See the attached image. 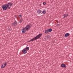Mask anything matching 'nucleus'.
Segmentation results:
<instances>
[{
    "instance_id": "6",
    "label": "nucleus",
    "mask_w": 73,
    "mask_h": 73,
    "mask_svg": "<svg viewBox=\"0 0 73 73\" xmlns=\"http://www.w3.org/2000/svg\"><path fill=\"white\" fill-rule=\"evenodd\" d=\"M17 25V22L16 21L13 23L12 24L13 26H15V25Z\"/></svg>"
},
{
    "instance_id": "14",
    "label": "nucleus",
    "mask_w": 73,
    "mask_h": 73,
    "mask_svg": "<svg viewBox=\"0 0 73 73\" xmlns=\"http://www.w3.org/2000/svg\"><path fill=\"white\" fill-rule=\"evenodd\" d=\"M48 30V32H52V29H49Z\"/></svg>"
},
{
    "instance_id": "16",
    "label": "nucleus",
    "mask_w": 73,
    "mask_h": 73,
    "mask_svg": "<svg viewBox=\"0 0 73 73\" xmlns=\"http://www.w3.org/2000/svg\"><path fill=\"white\" fill-rule=\"evenodd\" d=\"M46 13V12H45V11H43L42 12V13L43 14H45Z\"/></svg>"
},
{
    "instance_id": "15",
    "label": "nucleus",
    "mask_w": 73,
    "mask_h": 73,
    "mask_svg": "<svg viewBox=\"0 0 73 73\" xmlns=\"http://www.w3.org/2000/svg\"><path fill=\"white\" fill-rule=\"evenodd\" d=\"M46 38H50V36L48 35L46 36Z\"/></svg>"
},
{
    "instance_id": "10",
    "label": "nucleus",
    "mask_w": 73,
    "mask_h": 73,
    "mask_svg": "<svg viewBox=\"0 0 73 73\" xmlns=\"http://www.w3.org/2000/svg\"><path fill=\"white\" fill-rule=\"evenodd\" d=\"M32 27V25H29L26 26L25 28H31Z\"/></svg>"
},
{
    "instance_id": "5",
    "label": "nucleus",
    "mask_w": 73,
    "mask_h": 73,
    "mask_svg": "<svg viewBox=\"0 0 73 73\" xmlns=\"http://www.w3.org/2000/svg\"><path fill=\"white\" fill-rule=\"evenodd\" d=\"M8 64L7 62L5 63H4L1 66V68L3 69L4 68H5V66H6L7 64Z\"/></svg>"
},
{
    "instance_id": "17",
    "label": "nucleus",
    "mask_w": 73,
    "mask_h": 73,
    "mask_svg": "<svg viewBox=\"0 0 73 73\" xmlns=\"http://www.w3.org/2000/svg\"><path fill=\"white\" fill-rule=\"evenodd\" d=\"M8 5V7H7V8H8V9H10V7H9V5Z\"/></svg>"
},
{
    "instance_id": "21",
    "label": "nucleus",
    "mask_w": 73,
    "mask_h": 73,
    "mask_svg": "<svg viewBox=\"0 0 73 73\" xmlns=\"http://www.w3.org/2000/svg\"><path fill=\"white\" fill-rule=\"evenodd\" d=\"M58 25H59V24H58L57 25V26L58 27Z\"/></svg>"
},
{
    "instance_id": "1",
    "label": "nucleus",
    "mask_w": 73,
    "mask_h": 73,
    "mask_svg": "<svg viewBox=\"0 0 73 73\" xmlns=\"http://www.w3.org/2000/svg\"><path fill=\"white\" fill-rule=\"evenodd\" d=\"M42 36V34H40L36 36L35 37V38H34L33 39H31V40H30L29 41V42H30V41H34L35 40H36L37 39H38L41 36Z\"/></svg>"
},
{
    "instance_id": "9",
    "label": "nucleus",
    "mask_w": 73,
    "mask_h": 73,
    "mask_svg": "<svg viewBox=\"0 0 73 73\" xmlns=\"http://www.w3.org/2000/svg\"><path fill=\"white\" fill-rule=\"evenodd\" d=\"M61 66L62 67V68H66V66L64 64H62Z\"/></svg>"
},
{
    "instance_id": "8",
    "label": "nucleus",
    "mask_w": 73,
    "mask_h": 73,
    "mask_svg": "<svg viewBox=\"0 0 73 73\" xmlns=\"http://www.w3.org/2000/svg\"><path fill=\"white\" fill-rule=\"evenodd\" d=\"M41 12H42V11L40 9H38V10H37V13L38 14H40V13H41Z\"/></svg>"
},
{
    "instance_id": "18",
    "label": "nucleus",
    "mask_w": 73,
    "mask_h": 73,
    "mask_svg": "<svg viewBox=\"0 0 73 73\" xmlns=\"http://www.w3.org/2000/svg\"><path fill=\"white\" fill-rule=\"evenodd\" d=\"M23 21V19H20L19 21L20 23H21Z\"/></svg>"
},
{
    "instance_id": "22",
    "label": "nucleus",
    "mask_w": 73,
    "mask_h": 73,
    "mask_svg": "<svg viewBox=\"0 0 73 73\" xmlns=\"http://www.w3.org/2000/svg\"><path fill=\"white\" fill-rule=\"evenodd\" d=\"M58 23V22H57L56 24H57Z\"/></svg>"
},
{
    "instance_id": "2",
    "label": "nucleus",
    "mask_w": 73,
    "mask_h": 73,
    "mask_svg": "<svg viewBox=\"0 0 73 73\" xmlns=\"http://www.w3.org/2000/svg\"><path fill=\"white\" fill-rule=\"evenodd\" d=\"M29 47H26V48L23 50L22 51L23 53H24V54H25V53H27V50H29Z\"/></svg>"
},
{
    "instance_id": "11",
    "label": "nucleus",
    "mask_w": 73,
    "mask_h": 73,
    "mask_svg": "<svg viewBox=\"0 0 73 73\" xmlns=\"http://www.w3.org/2000/svg\"><path fill=\"white\" fill-rule=\"evenodd\" d=\"M6 5H8L9 6H10V7H11L12 6V3H8L7 4H6Z\"/></svg>"
},
{
    "instance_id": "19",
    "label": "nucleus",
    "mask_w": 73,
    "mask_h": 73,
    "mask_svg": "<svg viewBox=\"0 0 73 73\" xmlns=\"http://www.w3.org/2000/svg\"><path fill=\"white\" fill-rule=\"evenodd\" d=\"M19 16H20V17H21V19H22V17H22V16L21 15H19Z\"/></svg>"
},
{
    "instance_id": "4",
    "label": "nucleus",
    "mask_w": 73,
    "mask_h": 73,
    "mask_svg": "<svg viewBox=\"0 0 73 73\" xmlns=\"http://www.w3.org/2000/svg\"><path fill=\"white\" fill-rule=\"evenodd\" d=\"M7 7H8V5L6 4H5V5H3L2 6V8H3V11H6V10H7Z\"/></svg>"
},
{
    "instance_id": "20",
    "label": "nucleus",
    "mask_w": 73,
    "mask_h": 73,
    "mask_svg": "<svg viewBox=\"0 0 73 73\" xmlns=\"http://www.w3.org/2000/svg\"><path fill=\"white\" fill-rule=\"evenodd\" d=\"M43 4L44 5H45V4H46V3H45V2H44L43 3Z\"/></svg>"
},
{
    "instance_id": "3",
    "label": "nucleus",
    "mask_w": 73,
    "mask_h": 73,
    "mask_svg": "<svg viewBox=\"0 0 73 73\" xmlns=\"http://www.w3.org/2000/svg\"><path fill=\"white\" fill-rule=\"evenodd\" d=\"M29 28H25L23 29H22V33L23 34H24V33H25L26 32V31H28V30H29Z\"/></svg>"
},
{
    "instance_id": "13",
    "label": "nucleus",
    "mask_w": 73,
    "mask_h": 73,
    "mask_svg": "<svg viewBox=\"0 0 73 73\" xmlns=\"http://www.w3.org/2000/svg\"><path fill=\"white\" fill-rule=\"evenodd\" d=\"M49 32L48 30H45V33H48Z\"/></svg>"
},
{
    "instance_id": "12",
    "label": "nucleus",
    "mask_w": 73,
    "mask_h": 73,
    "mask_svg": "<svg viewBox=\"0 0 73 73\" xmlns=\"http://www.w3.org/2000/svg\"><path fill=\"white\" fill-rule=\"evenodd\" d=\"M69 34L68 33H66L65 35V37H68V36H69Z\"/></svg>"
},
{
    "instance_id": "7",
    "label": "nucleus",
    "mask_w": 73,
    "mask_h": 73,
    "mask_svg": "<svg viewBox=\"0 0 73 73\" xmlns=\"http://www.w3.org/2000/svg\"><path fill=\"white\" fill-rule=\"evenodd\" d=\"M63 16H64L63 18H65V17H66L68 16V14H64L63 15Z\"/></svg>"
}]
</instances>
